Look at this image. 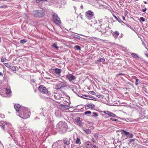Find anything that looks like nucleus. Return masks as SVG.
<instances>
[{
	"mask_svg": "<svg viewBox=\"0 0 148 148\" xmlns=\"http://www.w3.org/2000/svg\"><path fill=\"white\" fill-rule=\"evenodd\" d=\"M56 127L60 130L62 131L67 128V125L65 121H60L57 125Z\"/></svg>",
	"mask_w": 148,
	"mask_h": 148,
	"instance_id": "f257e3e1",
	"label": "nucleus"
},
{
	"mask_svg": "<svg viewBox=\"0 0 148 148\" xmlns=\"http://www.w3.org/2000/svg\"><path fill=\"white\" fill-rule=\"evenodd\" d=\"M30 113L29 110L26 108H24L21 113V115L23 116L21 117L24 119H26L29 116Z\"/></svg>",
	"mask_w": 148,
	"mask_h": 148,
	"instance_id": "f03ea898",
	"label": "nucleus"
},
{
	"mask_svg": "<svg viewBox=\"0 0 148 148\" xmlns=\"http://www.w3.org/2000/svg\"><path fill=\"white\" fill-rule=\"evenodd\" d=\"M52 21L56 25H59L61 23L60 18L58 16V15L56 13L53 15Z\"/></svg>",
	"mask_w": 148,
	"mask_h": 148,
	"instance_id": "7ed1b4c3",
	"label": "nucleus"
},
{
	"mask_svg": "<svg viewBox=\"0 0 148 148\" xmlns=\"http://www.w3.org/2000/svg\"><path fill=\"white\" fill-rule=\"evenodd\" d=\"M38 90L42 93L44 94H47L49 92L47 89L42 85H41L39 86Z\"/></svg>",
	"mask_w": 148,
	"mask_h": 148,
	"instance_id": "20e7f679",
	"label": "nucleus"
},
{
	"mask_svg": "<svg viewBox=\"0 0 148 148\" xmlns=\"http://www.w3.org/2000/svg\"><path fill=\"white\" fill-rule=\"evenodd\" d=\"M33 16L35 17H40L43 16V14L41 11L36 10L33 12Z\"/></svg>",
	"mask_w": 148,
	"mask_h": 148,
	"instance_id": "39448f33",
	"label": "nucleus"
},
{
	"mask_svg": "<svg viewBox=\"0 0 148 148\" xmlns=\"http://www.w3.org/2000/svg\"><path fill=\"white\" fill-rule=\"evenodd\" d=\"M66 86L65 83L61 82L59 84H57L56 86V88L57 89H63Z\"/></svg>",
	"mask_w": 148,
	"mask_h": 148,
	"instance_id": "423d86ee",
	"label": "nucleus"
},
{
	"mask_svg": "<svg viewBox=\"0 0 148 148\" xmlns=\"http://www.w3.org/2000/svg\"><path fill=\"white\" fill-rule=\"evenodd\" d=\"M103 112L108 115L110 116L111 117H114L116 116L114 114L108 111H104Z\"/></svg>",
	"mask_w": 148,
	"mask_h": 148,
	"instance_id": "0eeeda50",
	"label": "nucleus"
},
{
	"mask_svg": "<svg viewBox=\"0 0 148 148\" xmlns=\"http://www.w3.org/2000/svg\"><path fill=\"white\" fill-rule=\"evenodd\" d=\"M66 77L70 81L75 79V77L72 74H69L67 75Z\"/></svg>",
	"mask_w": 148,
	"mask_h": 148,
	"instance_id": "6e6552de",
	"label": "nucleus"
},
{
	"mask_svg": "<svg viewBox=\"0 0 148 148\" xmlns=\"http://www.w3.org/2000/svg\"><path fill=\"white\" fill-rule=\"evenodd\" d=\"M14 108L17 112H19L21 108V106L19 104H16L14 105Z\"/></svg>",
	"mask_w": 148,
	"mask_h": 148,
	"instance_id": "1a4fd4ad",
	"label": "nucleus"
},
{
	"mask_svg": "<svg viewBox=\"0 0 148 148\" xmlns=\"http://www.w3.org/2000/svg\"><path fill=\"white\" fill-rule=\"evenodd\" d=\"M119 35V33L118 31H116L112 33V35L113 37L116 38H117V36Z\"/></svg>",
	"mask_w": 148,
	"mask_h": 148,
	"instance_id": "9d476101",
	"label": "nucleus"
},
{
	"mask_svg": "<svg viewBox=\"0 0 148 148\" xmlns=\"http://www.w3.org/2000/svg\"><path fill=\"white\" fill-rule=\"evenodd\" d=\"M6 123L4 121H0V126L2 127V128L3 130L5 129L4 125Z\"/></svg>",
	"mask_w": 148,
	"mask_h": 148,
	"instance_id": "9b49d317",
	"label": "nucleus"
},
{
	"mask_svg": "<svg viewBox=\"0 0 148 148\" xmlns=\"http://www.w3.org/2000/svg\"><path fill=\"white\" fill-rule=\"evenodd\" d=\"M55 73L57 74H60L61 72V69H59L56 68L54 69Z\"/></svg>",
	"mask_w": 148,
	"mask_h": 148,
	"instance_id": "f8f14e48",
	"label": "nucleus"
},
{
	"mask_svg": "<svg viewBox=\"0 0 148 148\" xmlns=\"http://www.w3.org/2000/svg\"><path fill=\"white\" fill-rule=\"evenodd\" d=\"M86 16L87 17H88V15H90L91 16H93V12L90 11H88L86 13Z\"/></svg>",
	"mask_w": 148,
	"mask_h": 148,
	"instance_id": "ddd939ff",
	"label": "nucleus"
},
{
	"mask_svg": "<svg viewBox=\"0 0 148 148\" xmlns=\"http://www.w3.org/2000/svg\"><path fill=\"white\" fill-rule=\"evenodd\" d=\"M74 48L76 50H81V47L78 45H76L74 47Z\"/></svg>",
	"mask_w": 148,
	"mask_h": 148,
	"instance_id": "4468645a",
	"label": "nucleus"
},
{
	"mask_svg": "<svg viewBox=\"0 0 148 148\" xmlns=\"http://www.w3.org/2000/svg\"><path fill=\"white\" fill-rule=\"evenodd\" d=\"M87 97H90L88 95H84L82 96H81V97L82 98L86 99H90L88 98H87Z\"/></svg>",
	"mask_w": 148,
	"mask_h": 148,
	"instance_id": "2eb2a0df",
	"label": "nucleus"
},
{
	"mask_svg": "<svg viewBox=\"0 0 148 148\" xmlns=\"http://www.w3.org/2000/svg\"><path fill=\"white\" fill-rule=\"evenodd\" d=\"M52 46L56 49H58L59 48V47L57 45V44L56 43L53 44L52 45Z\"/></svg>",
	"mask_w": 148,
	"mask_h": 148,
	"instance_id": "dca6fc26",
	"label": "nucleus"
},
{
	"mask_svg": "<svg viewBox=\"0 0 148 148\" xmlns=\"http://www.w3.org/2000/svg\"><path fill=\"white\" fill-rule=\"evenodd\" d=\"M80 139L78 138H77L76 140L75 141V143L76 144H78L79 145L81 143L80 142Z\"/></svg>",
	"mask_w": 148,
	"mask_h": 148,
	"instance_id": "f3484780",
	"label": "nucleus"
},
{
	"mask_svg": "<svg viewBox=\"0 0 148 148\" xmlns=\"http://www.w3.org/2000/svg\"><path fill=\"white\" fill-rule=\"evenodd\" d=\"M8 67L9 68L13 71H15L16 70V68L14 66H9Z\"/></svg>",
	"mask_w": 148,
	"mask_h": 148,
	"instance_id": "a211bd4d",
	"label": "nucleus"
},
{
	"mask_svg": "<svg viewBox=\"0 0 148 148\" xmlns=\"http://www.w3.org/2000/svg\"><path fill=\"white\" fill-rule=\"evenodd\" d=\"M132 55L133 57L135 58H138L139 57L138 55L137 54L134 53H132Z\"/></svg>",
	"mask_w": 148,
	"mask_h": 148,
	"instance_id": "6ab92c4d",
	"label": "nucleus"
},
{
	"mask_svg": "<svg viewBox=\"0 0 148 148\" xmlns=\"http://www.w3.org/2000/svg\"><path fill=\"white\" fill-rule=\"evenodd\" d=\"M87 106L90 108H93L95 107V105L93 104H89L87 105Z\"/></svg>",
	"mask_w": 148,
	"mask_h": 148,
	"instance_id": "aec40b11",
	"label": "nucleus"
},
{
	"mask_svg": "<svg viewBox=\"0 0 148 148\" xmlns=\"http://www.w3.org/2000/svg\"><path fill=\"white\" fill-rule=\"evenodd\" d=\"M80 125H81V121L79 119V117H77V121H76Z\"/></svg>",
	"mask_w": 148,
	"mask_h": 148,
	"instance_id": "412c9836",
	"label": "nucleus"
},
{
	"mask_svg": "<svg viewBox=\"0 0 148 148\" xmlns=\"http://www.w3.org/2000/svg\"><path fill=\"white\" fill-rule=\"evenodd\" d=\"M64 143L65 144H66L67 145H69L70 144V142L68 140H64L63 141Z\"/></svg>",
	"mask_w": 148,
	"mask_h": 148,
	"instance_id": "4be33fe9",
	"label": "nucleus"
},
{
	"mask_svg": "<svg viewBox=\"0 0 148 148\" xmlns=\"http://www.w3.org/2000/svg\"><path fill=\"white\" fill-rule=\"evenodd\" d=\"M27 41L26 40L23 39L20 40V42L22 44L25 43L27 42Z\"/></svg>",
	"mask_w": 148,
	"mask_h": 148,
	"instance_id": "5701e85b",
	"label": "nucleus"
},
{
	"mask_svg": "<svg viewBox=\"0 0 148 148\" xmlns=\"http://www.w3.org/2000/svg\"><path fill=\"white\" fill-rule=\"evenodd\" d=\"M84 131L86 133L88 134H90L91 133V131L89 129H86L84 130Z\"/></svg>",
	"mask_w": 148,
	"mask_h": 148,
	"instance_id": "b1692460",
	"label": "nucleus"
},
{
	"mask_svg": "<svg viewBox=\"0 0 148 148\" xmlns=\"http://www.w3.org/2000/svg\"><path fill=\"white\" fill-rule=\"evenodd\" d=\"M5 90H6V92L7 94L10 93V92L11 91L10 89H9L8 88H6L5 89Z\"/></svg>",
	"mask_w": 148,
	"mask_h": 148,
	"instance_id": "393cba45",
	"label": "nucleus"
},
{
	"mask_svg": "<svg viewBox=\"0 0 148 148\" xmlns=\"http://www.w3.org/2000/svg\"><path fill=\"white\" fill-rule=\"evenodd\" d=\"M122 131L123 132L124 134H125L126 136H128L130 132H126L124 130H122Z\"/></svg>",
	"mask_w": 148,
	"mask_h": 148,
	"instance_id": "a878e982",
	"label": "nucleus"
},
{
	"mask_svg": "<svg viewBox=\"0 0 148 148\" xmlns=\"http://www.w3.org/2000/svg\"><path fill=\"white\" fill-rule=\"evenodd\" d=\"M133 135L132 133H130L127 136L129 138H131L133 137Z\"/></svg>",
	"mask_w": 148,
	"mask_h": 148,
	"instance_id": "bb28decb",
	"label": "nucleus"
},
{
	"mask_svg": "<svg viewBox=\"0 0 148 148\" xmlns=\"http://www.w3.org/2000/svg\"><path fill=\"white\" fill-rule=\"evenodd\" d=\"M92 114H93L92 116H94L95 117H97L98 116V114L95 112H93L92 113Z\"/></svg>",
	"mask_w": 148,
	"mask_h": 148,
	"instance_id": "cd10ccee",
	"label": "nucleus"
},
{
	"mask_svg": "<svg viewBox=\"0 0 148 148\" xmlns=\"http://www.w3.org/2000/svg\"><path fill=\"white\" fill-rule=\"evenodd\" d=\"M99 134L97 133L95 134H94L93 136L95 138H97L98 137Z\"/></svg>",
	"mask_w": 148,
	"mask_h": 148,
	"instance_id": "c85d7f7f",
	"label": "nucleus"
},
{
	"mask_svg": "<svg viewBox=\"0 0 148 148\" xmlns=\"http://www.w3.org/2000/svg\"><path fill=\"white\" fill-rule=\"evenodd\" d=\"M135 139H129V141L130 143H132V142H134L135 141Z\"/></svg>",
	"mask_w": 148,
	"mask_h": 148,
	"instance_id": "c756f323",
	"label": "nucleus"
},
{
	"mask_svg": "<svg viewBox=\"0 0 148 148\" xmlns=\"http://www.w3.org/2000/svg\"><path fill=\"white\" fill-rule=\"evenodd\" d=\"M89 92L92 95H95V93L93 91H89Z\"/></svg>",
	"mask_w": 148,
	"mask_h": 148,
	"instance_id": "7c9ffc66",
	"label": "nucleus"
},
{
	"mask_svg": "<svg viewBox=\"0 0 148 148\" xmlns=\"http://www.w3.org/2000/svg\"><path fill=\"white\" fill-rule=\"evenodd\" d=\"M113 16L115 18L117 21H118V22H120V20L115 15H113Z\"/></svg>",
	"mask_w": 148,
	"mask_h": 148,
	"instance_id": "2f4dec72",
	"label": "nucleus"
},
{
	"mask_svg": "<svg viewBox=\"0 0 148 148\" xmlns=\"http://www.w3.org/2000/svg\"><path fill=\"white\" fill-rule=\"evenodd\" d=\"M91 113V112L90 111H87L85 112V114H90Z\"/></svg>",
	"mask_w": 148,
	"mask_h": 148,
	"instance_id": "473e14b6",
	"label": "nucleus"
},
{
	"mask_svg": "<svg viewBox=\"0 0 148 148\" xmlns=\"http://www.w3.org/2000/svg\"><path fill=\"white\" fill-rule=\"evenodd\" d=\"M92 148H99L97 146H96L95 145H93L91 144V146L92 147Z\"/></svg>",
	"mask_w": 148,
	"mask_h": 148,
	"instance_id": "72a5a7b5",
	"label": "nucleus"
},
{
	"mask_svg": "<svg viewBox=\"0 0 148 148\" xmlns=\"http://www.w3.org/2000/svg\"><path fill=\"white\" fill-rule=\"evenodd\" d=\"M139 81V79H136V82H135V84L136 85H138V82Z\"/></svg>",
	"mask_w": 148,
	"mask_h": 148,
	"instance_id": "f704fd0d",
	"label": "nucleus"
},
{
	"mask_svg": "<svg viewBox=\"0 0 148 148\" xmlns=\"http://www.w3.org/2000/svg\"><path fill=\"white\" fill-rule=\"evenodd\" d=\"M96 96L99 98H103V96L101 95H96Z\"/></svg>",
	"mask_w": 148,
	"mask_h": 148,
	"instance_id": "c9c22d12",
	"label": "nucleus"
},
{
	"mask_svg": "<svg viewBox=\"0 0 148 148\" xmlns=\"http://www.w3.org/2000/svg\"><path fill=\"white\" fill-rule=\"evenodd\" d=\"M6 60L5 58H2L1 59V61L2 62H4L5 61V60Z\"/></svg>",
	"mask_w": 148,
	"mask_h": 148,
	"instance_id": "e433bc0d",
	"label": "nucleus"
},
{
	"mask_svg": "<svg viewBox=\"0 0 148 148\" xmlns=\"http://www.w3.org/2000/svg\"><path fill=\"white\" fill-rule=\"evenodd\" d=\"M140 19L143 22H144L145 21V19L143 17H141L140 18Z\"/></svg>",
	"mask_w": 148,
	"mask_h": 148,
	"instance_id": "4c0bfd02",
	"label": "nucleus"
},
{
	"mask_svg": "<svg viewBox=\"0 0 148 148\" xmlns=\"http://www.w3.org/2000/svg\"><path fill=\"white\" fill-rule=\"evenodd\" d=\"M100 61H101V62H104L105 61V59L104 58H101L100 59Z\"/></svg>",
	"mask_w": 148,
	"mask_h": 148,
	"instance_id": "58836bf2",
	"label": "nucleus"
},
{
	"mask_svg": "<svg viewBox=\"0 0 148 148\" xmlns=\"http://www.w3.org/2000/svg\"><path fill=\"white\" fill-rule=\"evenodd\" d=\"M110 119L111 120H112L113 121H117L116 119H114L110 118Z\"/></svg>",
	"mask_w": 148,
	"mask_h": 148,
	"instance_id": "ea45409f",
	"label": "nucleus"
},
{
	"mask_svg": "<svg viewBox=\"0 0 148 148\" xmlns=\"http://www.w3.org/2000/svg\"><path fill=\"white\" fill-rule=\"evenodd\" d=\"M121 17L122 18L123 20H125V18L124 16H121Z\"/></svg>",
	"mask_w": 148,
	"mask_h": 148,
	"instance_id": "a19ab883",
	"label": "nucleus"
},
{
	"mask_svg": "<svg viewBox=\"0 0 148 148\" xmlns=\"http://www.w3.org/2000/svg\"><path fill=\"white\" fill-rule=\"evenodd\" d=\"M96 62H97V63H99V62H101V61H100V59H99V60H97L96 61Z\"/></svg>",
	"mask_w": 148,
	"mask_h": 148,
	"instance_id": "79ce46f5",
	"label": "nucleus"
},
{
	"mask_svg": "<svg viewBox=\"0 0 148 148\" xmlns=\"http://www.w3.org/2000/svg\"><path fill=\"white\" fill-rule=\"evenodd\" d=\"M146 8H145V9H143L142 10V11L143 12H145L146 11Z\"/></svg>",
	"mask_w": 148,
	"mask_h": 148,
	"instance_id": "37998d69",
	"label": "nucleus"
},
{
	"mask_svg": "<svg viewBox=\"0 0 148 148\" xmlns=\"http://www.w3.org/2000/svg\"><path fill=\"white\" fill-rule=\"evenodd\" d=\"M41 1V0H36V2L37 3L39 2L40 1Z\"/></svg>",
	"mask_w": 148,
	"mask_h": 148,
	"instance_id": "c03bdc74",
	"label": "nucleus"
},
{
	"mask_svg": "<svg viewBox=\"0 0 148 148\" xmlns=\"http://www.w3.org/2000/svg\"><path fill=\"white\" fill-rule=\"evenodd\" d=\"M94 143H96V141H95V140H93V139H92L91 140Z\"/></svg>",
	"mask_w": 148,
	"mask_h": 148,
	"instance_id": "a18cd8bd",
	"label": "nucleus"
},
{
	"mask_svg": "<svg viewBox=\"0 0 148 148\" xmlns=\"http://www.w3.org/2000/svg\"><path fill=\"white\" fill-rule=\"evenodd\" d=\"M124 75V74H123V73H119L118 74V75Z\"/></svg>",
	"mask_w": 148,
	"mask_h": 148,
	"instance_id": "49530a36",
	"label": "nucleus"
},
{
	"mask_svg": "<svg viewBox=\"0 0 148 148\" xmlns=\"http://www.w3.org/2000/svg\"><path fill=\"white\" fill-rule=\"evenodd\" d=\"M3 73L2 72H0V76H3Z\"/></svg>",
	"mask_w": 148,
	"mask_h": 148,
	"instance_id": "de8ad7c7",
	"label": "nucleus"
},
{
	"mask_svg": "<svg viewBox=\"0 0 148 148\" xmlns=\"http://www.w3.org/2000/svg\"><path fill=\"white\" fill-rule=\"evenodd\" d=\"M47 0H41V1H46Z\"/></svg>",
	"mask_w": 148,
	"mask_h": 148,
	"instance_id": "09e8293b",
	"label": "nucleus"
},
{
	"mask_svg": "<svg viewBox=\"0 0 148 148\" xmlns=\"http://www.w3.org/2000/svg\"><path fill=\"white\" fill-rule=\"evenodd\" d=\"M144 3H145V4H146L147 3V2L146 1H144Z\"/></svg>",
	"mask_w": 148,
	"mask_h": 148,
	"instance_id": "8fccbe9b",
	"label": "nucleus"
},
{
	"mask_svg": "<svg viewBox=\"0 0 148 148\" xmlns=\"http://www.w3.org/2000/svg\"><path fill=\"white\" fill-rule=\"evenodd\" d=\"M81 7L82 8H83V5H82L81 6Z\"/></svg>",
	"mask_w": 148,
	"mask_h": 148,
	"instance_id": "3c124183",
	"label": "nucleus"
},
{
	"mask_svg": "<svg viewBox=\"0 0 148 148\" xmlns=\"http://www.w3.org/2000/svg\"><path fill=\"white\" fill-rule=\"evenodd\" d=\"M148 58V55L146 54Z\"/></svg>",
	"mask_w": 148,
	"mask_h": 148,
	"instance_id": "603ef678",
	"label": "nucleus"
},
{
	"mask_svg": "<svg viewBox=\"0 0 148 148\" xmlns=\"http://www.w3.org/2000/svg\"><path fill=\"white\" fill-rule=\"evenodd\" d=\"M6 65H5V66H6V65H7V63H6Z\"/></svg>",
	"mask_w": 148,
	"mask_h": 148,
	"instance_id": "864d4df0",
	"label": "nucleus"
},
{
	"mask_svg": "<svg viewBox=\"0 0 148 148\" xmlns=\"http://www.w3.org/2000/svg\"><path fill=\"white\" fill-rule=\"evenodd\" d=\"M6 65H5V66H6V65H7V63H6Z\"/></svg>",
	"mask_w": 148,
	"mask_h": 148,
	"instance_id": "5fc2aeb1",
	"label": "nucleus"
},
{
	"mask_svg": "<svg viewBox=\"0 0 148 148\" xmlns=\"http://www.w3.org/2000/svg\"><path fill=\"white\" fill-rule=\"evenodd\" d=\"M6 65H5V66H6V65H7V63H6Z\"/></svg>",
	"mask_w": 148,
	"mask_h": 148,
	"instance_id": "6e6d98bb",
	"label": "nucleus"
},
{
	"mask_svg": "<svg viewBox=\"0 0 148 148\" xmlns=\"http://www.w3.org/2000/svg\"><path fill=\"white\" fill-rule=\"evenodd\" d=\"M147 137H148V135H147Z\"/></svg>",
	"mask_w": 148,
	"mask_h": 148,
	"instance_id": "4d7b16f0",
	"label": "nucleus"
},
{
	"mask_svg": "<svg viewBox=\"0 0 148 148\" xmlns=\"http://www.w3.org/2000/svg\"><path fill=\"white\" fill-rule=\"evenodd\" d=\"M123 148H124V147H123Z\"/></svg>",
	"mask_w": 148,
	"mask_h": 148,
	"instance_id": "13d9d810",
	"label": "nucleus"
},
{
	"mask_svg": "<svg viewBox=\"0 0 148 148\" xmlns=\"http://www.w3.org/2000/svg\"><path fill=\"white\" fill-rule=\"evenodd\" d=\"M147 119H148V117Z\"/></svg>",
	"mask_w": 148,
	"mask_h": 148,
	"instance_id": "bf43d9fd",
	"label": "nucleus"
}]
</instances>
